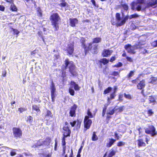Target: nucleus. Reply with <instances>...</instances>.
I'll list each match as a JSON object with an SVG mask.
<instances>
[{"label": "nucleus", "mask_w": 157, "mask_h": 157, "mask_svg": "<svg viewBox=\"0 0 157 157\" xmlns=\"http://www.w3.org/2000/svg\"><path fill=\"white\" fill-rule=\"evenodd\" d=\"M145 132L147 134H151L152 136H154L157 134V133L155 132V129L152 125L150 126L148 128H146Z\"/></svg>", "instance_id": "6"}, {"label": "nucleus", "mask_w": 157, "mask_h": 157, "mask_svg": "<svg viewBox=\"0 0 157 157\" xmlns=\"http://www.w3.org/2000/svg\"><path fill=\"white\" fill-rule=\"evenodd\" d=\"M144 3V0H137L136 2H132L131 4V9L133 10H136L140 11L142 10V6Z\"/></svg>", "instance_id": "3"}, {"label": "nucleus", "mask_w": 157, "mask_h": 157, "mask_svg": "<svg viewBox=\"0 0 157 157\" xmlns=\"http://www.w3.org/2000/svg\"><path fill=\"white\" fill-rule=\"evenodd\" d=\"M137 80V78L136 79V80L132 81V82L133 83L136 84V83Z\"/></svg>", "instance_id": "64"}, {"label": "nucleus", "mask_w": 157, "mask_h": 157, "mask_svg": "<svg viewBox=\"0 0 157 157\" xmlns=\"http://www.w3.org/2000/svg\"><path fill=\"white\" fill-rule=\"evenodd\" d=\"M112 52L113 51L111 50L105 49L103 51L102 55L104 57H107L111 55Z\"/></svg>", "instance_id": "10"}, {"label": "nucleus", "mask_w": 157, "mask_h": 157, "mask_svg": "<svg viewBox=\"0 0 157 157\" xmlns=\"http://www.w3.org/2000/svg\"><path fill=\"white\" fill-rule=\"evenodd\" d=\"M76 121H74L73 122H71L70 124L72 127H73L76 124Z\"/></svg>", "instance_id": "56"}, {"label": "nucleus", "mask_w": 157, "mask_h": 157, "mask_svg": "<svg viewBox=\"0 0 157 157\" xmlns=\"http://www.w3.org/2000/svg\"><path fill=\"white\" fill-rule=\"evenodd\" d=\"M147 112L149 116H151L153 114V112L151 109L148 110Z\"/></svg>", "instance_id": "50"}, {"label": "nucleus", "mask_w": 157, "mask_h": 157, "mask_svg": "<svg viewBox=\"0 0 157 157\" xmlns=\"http://www.w3.org/2000/svg\"><path fill=\"white\" fill-rule=\"evenodd\" d=\"M137 144L139 147H145L146 146L145 143L142 139H139L137 140Z\"/></svg>", "instance_id": "14"}, {"label": "nucleus", "mask_w": 157, "mask_h": 157, "mask_svg": "<svg viewBox=\"0 0 157 157\" xmlns=\"http://www.w3.org/2000/svg\"><path fill=\"white\" fill-rule=\"evenodd\" d=\"M115 96V93H113L110 95V98L111 99H113Z\"/></svg>", "instance_id": "53"}, {"label": "nucleus", "mask_w": 157, "mask_h": 157, "mask_svg": "<svg viewBox=\"0 0 157 157\" xmlns=\"http://www.w3.org/2000/svg\"><path fill=\"white\" fill-rule=\"evenodd\" d=\"M69 92L72 95H74L75 91L73 89L71 88H70L69 89Z\"/></svg>", "instance_id": "41"}, {"label": "nucleus", "mask_w": 157, "mask_h": 157, "mask_svg": "<svg viewBox=\"0 0 157 157\" xmlns=\"http://www.w3.org/2000/svg\"><path fill=\"white\" fill-rule=\"evenodd\" d=\"M76 126L77 128H79L80 126L81 122L78 121H76Z\"/></svg>", "instance_id": "46"}, {"label": "nucleus", "mask_w": 157, "mask_h": 157, "mask_svg": "<svg viewBox=\"0 0 157 157\" xmlns=\"http://www.w3.org/2000/svg\"><path fill=\"white\" fill-rule=\"evenodd\" d=\"M38 12V15L39 16H41L42 15V13L41 12V10L40 9H38L37 10Z\"/></svg>", "instance_id": "60"}, {"label": "nucleus", "mask_w": 157, "mask_h": 157, "mask_svg": "<svg viewBox=\"0 0 157 157\" xmlns=\"http://www.w3.org/2000/svg\"><path fill=\"white\" fill-rule=\"evenodd\" d=\"M18 110L21 113L23 111L26 110V109L25 108L21 107L19 108Z\"/></svg>", "instance_id": "45"}, {"label": "nucleus", "mask_w": 157, "mask_h": 157, "mask_svg": "<svg viewBox=\"0 0 157 157\" xmlns=\"http://www.w3.org/2000/svg\"><path fill=\"white\" fill-rule=\"evenodd\" d=\"M139 47H140L139 48H140V52L141 53L143 54H145L146 53H148V52L146 49L142 48H141L140 45Z\"/></svg>", "instance_id": "25"}, {"label": "nucleus", "mask_w": 157, "mask_h": 157, "mask_svg": "<svg viewBox=\"0 0 157 157\" xmlns=\"http://www.w3.org/2000/svg\"><path fill=\"white\" fill-rule=\"evenodd\" d=\"M65 150H66V146H64L63 148V155L65 153Z\"/></svg>", "instance_id": "62"}, {"label": "nucleus", "mask_w": 157, "mask_h": 157, "mask_svg": "<svg viewBox=\"0 0 157 157\" xmlns=\"http://www.w3.org/2000/svg\"><path fill=\"white\" fill-rule=\"evenodd\" d=\"M74 45L72 44H69L67 48V51L68 53L70 55H71L73 53L74 51Z\"/></svg>", "instance_id": "11"}, {"label": "nucleus", "mask_w": 157, "mask_h": 157, "mask_svg": "<svg viewBox=\"0 0 157 157\" xmlns=\"http://www.w3.org/2000/svg\"><path fill=\"white\" fill-rule=\"evenodd\" d=\"M13 135L14 136L17 138H20L22 135L21 129L18 128H14L13 129Z\"/></svg>", "instance_id": "7"}, {"label": "nucleus", "mask_w": 157, "mask_h": 157, "mask_svg": "<svg viewBox=\"0 0 157 157\" xmlns=\"http://www.w3.org/2000/svg\"><path fill=\"white\" fill-rule=\"evenodd\" d=\"M74 89L75 90H79L80 87H79L78 84H76L74 86Z\"/></svg>", "instance_id": "48"}, {"label": "nucleus", "mask_w": 157, "mask_h": 157, "mask_svg": "<svg viewBox=\"0 0 157 157\" xmlns=\"http://www.w3.org/2000/svg\"><path fill=\"white\" fill-rule=\"evenodd\" d=\"M65 69L67 66H68L69 69V71L72 75L73 76L77 74V72L75 66L73 64V63L72 61H69L68 59H67L65 60Z\"/></svg>", "instance_id": "2"}, {"label": "nucleus", "mask_w": 157, "mask_h": 157, "mask_svg": "<svg viewBox=\"0 0 157 157\" xmlns=\"http://www.w3.org/2000/svg\"><path fill=\"white\" fill-rule=\"evenodd\" d=\"M5 9V7L2 6L0 5V10L1 11H3Z\"/></svg>", "instance_id": "58"}, {"label": "nucleus", "mask_w": 157, "mask_h": 157, "mask_svg": "<svg viewBox=\"0 0 157 157\" xmlns=\"http://www.w3.org/2000/svg\"><path fill=\"white\" fill-rule=\"evenodd\" d=\"M150 83L154 84H157V78L155 77H152L150 79Z\"/></svg>", "instance_id": "19"}, {"label": "nucleus", "mask_w": 157, "mask_h": 157, "mask_svg": "<svg viewBox=\"0 0 157 157\" xmlns=\"http://www.w3.org/2000/svg\"><path fill=\"white\" fill-rule=\"evenodd\" d=\"M126 59H127V60L128 62H133L132 59L129 57H126Z\"/></svg>", "instance_id": "49"}, {"label": "nucleus", "mask_w": 157, "mask_h": 157, "mask_svg": "<svg viewBox=\"0 0 157 157\" xmlns=\"http://www.w3.org/2000/svg\"><path fill=\"white\" fill-rule=\"evenodd\" d=\"M157 5V0H151L147 3V6H148L152 7L154 8L156 7L155 5Z\"/></svg>", "instance_id": "9"}, {"label": "nucleus", "mask_w": 157, "mask_h": 157, "mask_svg": "<svg viewBox=\"0 0 157 157\" xmlns=\"http://www.w3.org/2000/svg\"><path fill=\"white\" fill-rule=\"evenodd\" d=\"M101 40V38L100 37H96L93 39V43H98L100 42Z\"/></svg>", "instance_id": "24"}, {"label": "nucleus", "mask_w": 157, "mask_h": 157, "mask_svg": "<svg viewBox=\"0 0 157 157\" xmlns=\"http://www.w3.org/2000/svg\"><path fill=\"white\" fill-rule=\"evenodd\" d=\"M63 129L64 130L66 131L67 132L66 134H65V133H64V135L66 137L68 136H70L71 132L68 126H64L63 128Z\"/></svg>", "instance_id": "15"}, {"label": "nucleus", "mask_w": 157, "mask_h": 157, "mask_svg": "<svg viewBox=\"0 0 157 157\" xmlns=\"http://www.w3.org/2000/svg\"><path fill=\"white\" fill-rule=\"evenodd\" d=\"M119 75V73L117 71H114L112 73V75L114 76H117Z\"/></svg>", "instance_id": "51"}, {"label": "nucleus", "mask_w": 157, "mask_h": 157, "mask_svg": "<svg viewBox=\"0 0 157 157\" xmlns=\"http://www.w3.org/2000/svg\"><path fill=\"white\" fill-rule=\"evenodd\" d=\"M108 105H105V107L103 108L102 113V115L103 116H104L105 115L106 112V111L107 108V107L108 106Z\"/></svg>", "instance_id": "31"}, {"label": "nucleus", "mask_w": 157, "mask_h": 157, "mask_svg": "<svg viewBox=\"0 0 157 157\" xmlns=\"http://www.w3.org/2000/svg\"><path fill=\"white\" fill-rule=\"evenodd\" d=\"M92 123V121L91 119H88V117H85L84 120V125L85 131H86L87 129H89Z\"/></svg>", "instance_id": "8"}, {"label": "nucleus", "mask_w": 157, "mask_h": 157, "mask_svg": "<svg viewBox=\"0 0 157 157\" xmlns=\"http://www.w3.org/2000/svg\"><path fill=\"white\" fill-rule=\"evenodd\" d=\"M28 119L29 122H31L32 121L33 118L31 116H29L28 117Z\"/></svg>", "instance_id": "52"}, {"label": "nucleus", "mask_w": 157, "mask_h": 157, "mask_svg": "<svg viewBox=\"0 0 157 157\" xmlns=\"http://www.w3.org/2000/svg\"><path fill=\"white\" fill-rule=\"evenodd\" d=\"M11 5L10 9L13 11H16L17 10V9L16 6L13 4V2L11 3Z\"/></svg>", "instance_id": "23"}, {"label": "nucleus", "mask_w": 157, "mask_h": 157, "mask_svg": "<svg viewBox=\"0 0 157 157\" xmlns=\"http://www.w3.org/2000/svg\"><path fill=\"white\" fill-rule=\"evenodd\" d=\"M70 20V25L72 27H75L78 23V21L76 18H71Z\"/></svg>", "instance_id": "13"}, {"label": "nucleus", "mask_w": 157, "mask_h": 157, "mask_svg": "<svg viewBox=\"0 0 157 157\" xmlns=\"http://www.w3.org/2000/svg\"><path fill=\"white\" fill-rule=\"evenodd\" d=\"M123 94H120L119 95V100L120 102H122L123 101Z\"/></svg>", "instance_id": "42"}, {"label": "nucleus", "mask_w": 157, "mask_h": 157, "mask_svg": "<svg viewBox=\"0 0 157 157\" xmlns=\"http://www.w3.org/2000/svg\"><path fill=\"white\" fill-rule=\"evenodd\" d=\"M124 97L127 99H131L132 98L131 96L128 94H126L124 93Z\"/></svg>", "instance_id": "38"}, {"label": "nucleus", "mask_w": 157, "mask_h": 157, "mask_svg": "<svg viewBox=\"0 0 157 157\" xmlns=\"http://www.w3.org/2000/svg\"><path fill=\"white\" fill-rule=\"evenodd\" d=\"M16 150L15 149H12V151L10 153V155L12 156H13L16 155V152L15 151Z\"/></svg>", "instance_id": "36"}, {"label": "nucleus", "mask_w": 157, "mask_h": 157, "mask_svg": "<svg viewBox=\"0 0 157 157\" xmlns=\"http://www.w3.org/2000/svg\"><path fill=\"white\" fill-rule=\"evenodd\" d=\"M98 138L97 137V136L95 134V132H94L93 134V136L92 137V140L93 141H95L98 140Z\"/></svg>", "instance_id": "29"}, {"label": "nucleus", "mask_w": 157, "mask_h": 157, "mask_svg": "<svg viewBox=\"0 0 157 157\" xmlns=\"http://www.w3.org/2000/svg\"><path fill=\"white\" fill-rule=\"evenodd\" d=\"M109 60L106 58H103L101 60V62L103 63L104 64H105L109 62Z\"/></svg>", "instance_id": "32"}, {"label": "nucleus", "mask_w": 157, "mask_h": 157, "mask_svg": "<svg viewBox=\"0 0 157 157\" xmlns=\"http://www.w3.org/2000/svg\"><path fill=\"white\" fill-rule=\"evenodd\" d=\"M145 82L144 80H142L137 85V88L140 90L143 89L145 86Z\"/></svg>", "instance_id": "12"}, {"label": "nucleus", "mask_w": 157, "mask_h": 157, "mask_svg": "<svg viewBox=\"0 0 157 157\" xmlns=\"http://www.w3.org/2000/svg\"><path fill=\"white\" fill-rule=\"evenodd\" d=\"M112 90V88L111 87H109L107 89H106L104 91V94H106L110 92Z\"/></svg>", "instance_id": "28"}, {"label": "nucleus", "mask_w": 157, "mask_h": 157, "mask_svg": "<svg viewBox=\"0 0 157 157\" xmlns=\"http://www.w3.org/2000/svg\"><path fill=\"white\" fill-rule=\"evenodd\" d=\"M52 113L49 110H47V114L46 116H51Z\"/></svg>", "instance_id": "54"}, {"label": "nucleus", "mask_w": 157, "mask_h": 157, "mask_svg": "<svg viewBox=\"0 0 157 157\" xmlns=\"http://www.w3.org/2000/svg\"><path fill=\"white\" fill-rule=\"evenodd\" d=\"M151 45L152 46L154 47H157V40L152 42L151 44Z\"/></svg>", "instance_id": "40"}, {"label": "nucleus", "mask_w": 157, "mask_h": 157, "mask_svg": "<svg viewBox=\"0 0 157 157\" xmlns=\"http://www.w3.org/2000/svg\"><path fill=\"white\" fill-rule=\"evenodd\" d=\"M125 107L124 106H122L120 107L117 109H116V110H118V112H121L123 111Z\"/></svg>", "instance_id": "39"}, {"label": "nucleus", "mask_w": 157, "mask_h": 157, "mask_svg": "<svg viewBox=\"0 0 157 157\" xmlns=\"http://www.w3.org/2000/svg\"><path fill=\"white\" fill-rule=\"evenodd\" d=\"M122 66V64L121 63L119 62L117 65L114 66V67H120Z\"/></svg>", "instance_id": "47"}, {"label": "nucleus", "mask_w": 157, "mask_h": 157, "mask_svg": "<svg viewBox=\"0 0 157 157\" xmlns=\"http://www.w3.org/2000/svg\"><path fill=\"white\" fill-rule=\"evenodd\" d=\"M134 71H130V73L127 75V77L128 78H130L131 77H132L134 75Z\"/></svg>", "instance_id": "34"}, {"label": "nucleus", "mask_w": 157, "mask_h": 157, "mask_svg": "<svg viewBox=\"0 0 157 157\" xmlns=\"http://www.w3.org/2000/svg\"><path fill=\"white\" fill-rule=\"evenodd\" d=\"M33 110L36 111L37 113L40 112L39 106L36 105H33L32 106Z\"/></svg>", "instance_id": "21"}, {"label": "nucleus", "mask_w": 157, "mask_h": 157, "mask_svg": "<svg viewBox=\"0 0 157 157\" xmlns=\"http://www.w3.org/2000/svg\"><path fill=\"white\" fill-rule=\"evenodd\" d=\"M67 4V3L66 2H62L60 4V5L62 6H66Z\"/></svg>", "instance_id": "57"}, {"label": "nucleus", "mask_w": 157, "mask_h": 157, "mask_svg": "<svg viewBox=\"0 0 157 157\" xmlns=\"http://www.w3.org/2000/svg\"><path fill=\"white\" fill-rule=\"evenodd\" d=\"M11 29L13 32L14 33L16 34H18L19 33V31L17 29L11 28Z\"/></svg>", "instance_id": "37"}, {"label": "nucleus", "mask_w": 157, "mask_h": 157, "mask_svg": "<svg viewBox=\"0 0 157 157\" xmlns=\"http://www.w3.org/2000/svg\"><path fill=\"white\" fill-rule=\"evenodd\" d=\"M148 100L149 103H155L156 102L154 98L152 96H150L149 97Z\"/></svg>", "instance_id": "26"}, {"label": "nucleus", "mask_w": 157, "mask_h": 157, "mask_svg": "<svg viewBox=\"0 0 157 157\" xmlns=\"http://www.w3.org/2000/svg\"><path fill=\"white\" fill-rule=\"evenodd\" d=\"M139 16L138 14H132V15H130L129 17V19H131L132 18H137V17H138Z\"/></svg>", "instance_id": "35"}, {"label": "nucleus", "mask_w": 157, "mask_h": 157, "mask_svg": "<svg viewBox=\"0 0 157 157\" xmlns=\"http://www.w3.org/2000/svg\"><path fill=\"white\" fill-rule=\"evenodd\" d=\"M52 25L54 28L55 31H57L59 29L58 21L60 19L57 13L53 14L51 16Z\"/></svg>", "instance_id": "1"}, {"label": "nucleus", "mask_w": 157, "mask_h": 157, "mask_svg": "<svg viewBox=\"0 0 157 157\" xmlns=\"http://www.w3.org/2000/svg\"><path fill=\"white\" fill-rule=\"evenodd\" d=\"M43 144V141L41 140H40L37 141L36 144L33 145V147H35L38 146H41Z\"/></svg>", "instance_id": "20"}, {"label": "nucleus", "mask_w": 157, "mask_h": 157, "mask_svg": "<svg viewBox=\"0 0 157 157\" xmlns=\"http://www.w3.org/2000/svg\"><path fill=\"white\" fill-rule=\"evenodd\" d=\"M116 26H121L124 25L128 20V16H126L123 19H121L120 14L119 13H117L116 14Z\"/></svg>", "instance_id": "4"}, {"label": "nucleus", "mask_w": 157, "mask_h": 157, "mask_svg": "<svg viewBox=\"0 0 157 157\" xmlns=\"http://www.w3.org/2000/svg\"><path fill=\"white\" fill-rule=\"evenodd\" d=\"M116 153V151H115L113 150H111L107 157H112L115 155Z\"/></svg>", "instance_id": "22"}, {"label": "nucleus", "mask_w": 157, "mask_h": 157, "mask_svg": "<svg viewBox=\"0 0 157 157\" xmlns=\"http://www.w3.org/2000/svg\"><path fill=\"white\" fill-rule=\"evenodd\" d=\"M124 142L121 141L118 143L117 146L118 147H120L124 145Z\"/></svg>", "instance_id": "44"}, {"label": "nucleus", "mask_w": 157, "mask_h": 157, "mask_svg": "<svg viewBox=\"0 0 157 157\" xmlns=\"http://www.w3.org/2000/svg\"><path fill=\"white\" fill-rule=\"evenodd\" d=\"M140 48L139 45L132 46L130 44H128L124 46V48L126 50L128 53L130 54H134L136 52L135 51V50Z\"/></svg>", "instance_id": "5"}, {"label": "nucleus", "mask_w": 157, "mask_h": 157, "mask_svg": "<svg viewBox=\"0 0 157 157\" xmlns=\"http://www.w3.org/2000/svg\"><path fill=\"white\" fill-rule=\"evenodd\" d=\"M87 114L88 116H86L85 117H88V119H89V118H92L93 117V116L91 112L89 110H88Z\"/></svg>", "instance_id": "30"}, {"label": "nucleus", "mask_w": 157, "mask_h": 157, "mask_svg": "<svg viewBox=\"0 0 157 157\" xmlns=\"http://www.w3.org/2000/svg\"><path fill=\"white\" fill-rule=\"evenodd\" d=\"M56 90L54 84L53 82L52 83V86H51V93H55Z\"/></svg>", "instance_id": "27"}, {"label": "nucleus", "mask_w": 157, "mask_h": 157, "mask_svg": "<svg viewBox=\"0 0 157 157\" xmlns=\"http://www.w3.org/2000/svg\"><path fill=\"white\" fill-rule=\"evenodd\" d=\"M51 95L52 101L54 102L55 101L54 98L55 97V93H51Z\"/></svg>", "instance_id": "43"}, {"label": "nucleus", "mask_w": 157, "mask_h": 157, "mask_svg": "<svg viewBox=\"0 0 157 157\" xmlns=\"http://www.w3.org/2000/svg\"><path fill=\"white\" fill-rule=\"evenodd\" d=\"M116 110V109L115 107L114 109H113L112 108H109L107 111V114L110 115H113L114 112V111Z\"/></svg>", "instance_id": "17"}, {"label": "nucleus", "mask_w": 157, "mask_h": 157, "mask_svg": "<svg viewBox=\"0 0 157 157\" xmlns=\"http://www.w3.org/2000/svg\"><path fill=\"white\" fill-rule=\"evenodd\" d=\"M116 141L115 140L113 139H109V143L107 144V146L108 147H110Z\"/></svg>", "instance_id": "16"}, {"label": "nucleus", "mask_w": 157, "mask_h": 157, "mask_svg": "<svg viewBox=\"0 0 157 157\" xmlns=\"http://www.w3.org/2000/svg\"><path fill=\"white\" fill-rule=\"evenodd\" d=\"M71 85L74 86L76 84V83L73 81H71Z\"/></svg>", "instance_id": "61"}, {"label": "nucleus", "mask_w": 157, "mask_h": 157, "mask_svg": "<svg viewBox=\"0 0 157 157\" xmlns=\"http://www.w3.org/2000/svg\"><path fill=\"white\" fill-rule=\"evenodd\" d=\"M121 5L125 10H127L128 9V6L127 4L122 3Z\"/></svg>", "instance_id": "33"}, {"label": "nucleus", "mask_w": 157, "mask_h": 157, "mask_svg": "<svg viewBox=\"0 0 157 157\" xmlns=\"http://www.w3.org/2000/svg\"><path fill=\"white\" fill-rule=\"evenodd\" d=\"M116 57L115 56L112 57L110 59V62H112L114 61L116 59Z\"/></svg>", "instance_id": "55"}, {"label": "nucleus", "mask_w": 157, "mask_h": 157, "mask_svg": "<svg viewBox=\"0 0 157 157\" xmlns=\"http://www.w3.org/2000/svg\"><path fill=\"white\" fill-rule=\"evenodd\" d=\"M115 138L116 139H117V140H119V137L117 133H115Z\"/></svg>", "instance_id": "59"}, {"label": "nucleus", "mask_w": 157, "mask_h": 157, "mask_svg": "<svg viewBox=\"0 0 157 157\" xmlns=\"http://www.w3.org/2000/svg\"><path fill=\"white\" fill-rule=\"evenodd\" d=\"M91 2L92 4L95 6H96V2L94 0H91Z\"/></svg>", "instance_id": "63"}, {"label": "nucleus", "mask_w": 157, "mask_h": 157, "mask_svg": "<svg viewBox=\"0 0 157 157\" xmlns=\"http://www.w3.org/2000/svg\"><path fill=\"white\" fill-rule=\"evenodd\" d=\"M76 109V107L75 106H74L72 108H71V109L70 110V115L71 117L74 116V114L75 113V111Z\"/></svg>", "instance_id": "18"}]
</instances>
